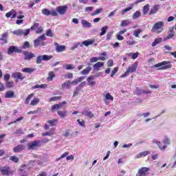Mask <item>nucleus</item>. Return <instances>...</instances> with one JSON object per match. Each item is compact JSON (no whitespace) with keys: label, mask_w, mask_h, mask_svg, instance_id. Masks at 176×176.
<instances>
[{"label":"nucleus","mask_w":176,"mask_h":176,"mask_svg":"<svg viewBox=\"0 0 176 176\" xmlns=\"http://www.w3.org/2000/svg\"><path fill=\"white\" fill-rule=\"evenodd\" d=\"M98 60V58L97 57H93L90 59V61L91 63H97Z\"/></svg>","instance_id":"64"},{"label":"nucleus","mask_w":176,"mask_h":176,"mask_svg":"<svg viewBox=\"0 0 176 176\" xmlns=\"http://www.w3.org/2000/svg\"><path fill=\"white\" fill-rule=\"evenodd\" d=\"M24 149H25L24 144H18L12 148V151L14 153H19L20 152H23Z\"/></svg>","instance_id":"10"},{"label":"nucleus","mask_w":176,"mask_h":176,"mask_svg":"<svg viewBox=\"0 0 176 176\" xmlns=\"http://www.w3.org/2000/svg\"><path fill=\"white\" fill-rule=\"evenodd\" d=\"M148 151H142L137 155V158L140 159L142 156H146L148 155Z\"/></svg>","instance_id":"52"},{"label":"nucleus","mask_w":176,"mask_h":176,"mask_svg":"<svg viewBox=\"0 0 176 176\" xmlns=\"http://www.w3.org/2000/svg\"><path fill=\"white\" fill-rule=\"evenodd\" d=\"M141 32H142V30L141 29H137L133 32V35L134 36H135L136 38H138L140 36V34H141Z\"/></svg>","instance_id":"36"},{"label":"nucleus","mask_w":176,"mask_h":176,"mask_svg":"<svg viewBox=\"0 0 176 176\" xmlns=\"http://www.w3.org/2000/svg\"><path fill=\"white\" fill-rule=\"evenodd\" d=\"M8 32H4L1 35L0 41H1V42H3V43H8Z\"/></svg>","instance_id":"18"},{"label":"nucleus","mask_w":176,"mask_h":176,"mask_svg":"<svg viewBox=\"0 0 176 176\" xmlns=\"http://www.w3.org/2000/svg\"><path fill=\"white\" fill-rule=\"evenodd\" d=\"M34 71V69L30 67H26L22 69V72H25V74H32V72Z\"/></svg>","instance_id":"28"},{"label":"nucleus","mask_w":176,"mask_h":176,"mask_svg":"<svg viewBox=\"0 0 176 176\" xmlns=\"http://www.w3.org/2000/svg\"><path fill=\"white\" fill-rule=\"evenodd\" d=\"M107 30H108V26H104L101 28V32L100 34V36H102V35H105L107 33Z\"/></svg>","instance_id":"41"},{"label":"nucleus","mask_w":176,"mask_h":176,"mask_svg":"<svg viewBox=\"0 0 176 176\" xmlns=\"http://www.w3.org/2000/svg\"><path fill=\"white\" fill-rule=\"evenodd\" d=\"M81 24L84 28H90V27H91V23H90L89 22H88L85 19H82L81 21Z\"/></svg>","instance_id":"21"},{"label":"nucleus","mask_w":176,"mask_h":176,"mask_svg":"<svg viewBox=\"0 0 176 176\" xmlns=\"http://www.w3.org/2000/svg\"><path fill=\"white\" fill-rule=\"evenodd\" d=\"M69 155V153L65 152L59 158H57L55 161L58 162V160H61V159H64V157H67Z\"/></svg>","instance_id":"43"},{"label":"nucleus","mask_w":176,"mask_h":176,"mask_svg":"<svg viewBox=\"0 0 176 176\" xmlns=\"http://www.w3.org/2000/svg\"><path fill=\"white\" fill-rule=\"evenodd\" d=\"M23 53V50L21 49H19L17 47L15 46H10L8 50V54H12V53Z\"/></svg>","instance_id":"11"},{"label":"nucleus","mask_w":176,"mask_h":176,"mask_svg":"<svg viewBox=\"0 0 176 176\" xmlns=\"http://www.w3.org/2000/svg\"><path fill=\"white\" fill-rule=\"evenodd\" d=\"M101 12H102V8H98L91 14V16H97V14H100Z\"/></svg>","instance_id":"39"},{"label":"nucleus","mask_w":176,"mask_h":176,"mask_svg":"<svg viewBox=\"0 0 176 176\" xmlns=\"http://www.w3.org/2000/svg\"><path fill=\"white\" fill-rule=\"evenodd\" d=\"M42 60H43V55L37 56L36 63V64H41Z\"/></svg>","instance_id":"49"},{"label":"nucleus","mask_w":176,"mask_h":176,"mask_svg":"<svg viewBox=\"0 0 176 176\" xmlns=\"http://www.w3.org/2000/svg\"><path fill=\"white\" fill-rule=\"evenodd\" d=\"M34 94H31L26 98L25 100V104H26V105H28V104H30V100L32 98Z\"/></svg>","instance_id":"42"},{"label":"nucleus","mask_w":176,"mask_h":176,"mask_svg":"<svg viewBox=\"0 0 176 176\" xmlns=\"http://www.w3.org/2000/svg\"><path fill=\"white\" fill-rule=\"evenodd\" d=\"M39 146H41V141L34 140L28 143V151H34V149H36V148H39Z\"/></svg>","instance_id":"5"},{"label":"nucleus","mask_w":176,"mask_h":176,"mask_svg":"<svg viewBox=\"0 0 176 176\" xmlns=\"http://www.w3.org/2000/svg\"><path fill=\"white\" fill-rule=\"evenodd\" d=\"M0 173L2 175H10L12 171H10V168L9 166H3L0 168Z\"/></svg>","instance_id":"8"},{"label":"nucleus","mask_w":176,"mask_h":176,"mask_svg":"<svg viewBox=\"0 0 176 176\" xmlns=\"http://www.w3.org/2000/svg\"><path fill=\"white\" fill-rule=\"evenodd\" d=\"M42 14L44 16H53L54 17L58 16V13L56 10H52L51 11L47 8H43L41 11Z\"/></svg>","instance_id":"6"},{"label":"nucleus","mask_w":176,"mask_h":176,"mask_svg":"<svg viewBox=\"0 0 176 176\" xmlns=\"http://www.w3.org/2000/svg\"><path fill=\"white\" fill-rule=\"evenodd\" d=\"M65 45H57L56 50L58 53H61V52H64V50H65Z\"/></svg>","instance_id":"24"},{"label":"nucleus","mask_w":176,"mask_h":176,"mask_svg":"<svg viewBox=\"0 0 176 176\" xmlns=\"http://www.w3.org/2000/svg\"><path fill=\"white\" fill-rule=\"evenodd\" d=\"M47 84L36 85L33 87L34 89H47Z\"/></svg>","instance_id":"27"},{"label":"nucleus","mask_w":176,"mask_h":176,"mask_svg":"<svg viewBox=\"0 0 176 176\" xmlns=\"http://www.w3.org/2000/svg\"><path fill=\"white\" fill-rule=\"evenodd\" d=\"M148 12H149V4H146L144 6L142 10L143 14H148Z\"/></svg>","instance_id":"29"},{"label":"nucleus","mask_w":176,"mask_h":176,"mask_svg":"<svg viewBox=\"0 0 176 176\" xmlns=\"http://www.w3.org/2000/svg\"><path fill=\"white\" fill-rule=\"evenodd\" d=\"M96 42V40L94 39H89L83 41L81 45H93Z\"/></svg>","instance_id":"26"},{"label":"nucleus","mask_w":176,"mask_h":176,"mask_svg":"<svg viewBox=\"0 0 176 176\" xmlns=\"http://www.w3.org/2000/svg\"><path fill=\"white\" fill-rule=\"evenodd\" d=\"M54 129H52V130L50 132H46L44 133H42V135L45 136H52L54 135Z\"/></svg>","instance_id":"34"},{"label":"nucleus","mask_w":176,"mask_h":176,"mask_svg":"<svg viewBox=\"0 0 176 176\" xmlns=\"http://www.w3.org/2000/svg\"><path fill=\"white\" fill-rule=\"evenodd\" d=\"M10 160H11V162H13V163H17L18 162H19L20 160L19 159V157L12 155L10 157Z\"/></svg>","instance_id":"38"},{"label":"nucleus","mask_w":176,"mask_h":176,"mask_svg":"<svg viewBox=\"0 0 176 176\" xmlns=\"http://www.w3.org/2000/svg\"><path fill=\"white\" fill-rule=\"evenodd\" d=\"M118 72V67H115L111 74V78H113V76H115V74Z\"/></svg>","instance_id":"62"},{"label":"nucleus","mask_w":176,"mask_h":176,"mask_svg":"<svg viewBox=\"0 0 176 176\" xmlns=\"http://www.w3.org/2000/svg\"><path fill=\"white\" fill-rule=\"evenodd\" d=\"M159 67L160 69H169L172 68L173 65L170 64V61H163L155 65V68H159Z\"/></svg>","instance_id":"4"},{"label":"nucleus","mask_w":176,"mask_h":176,"mask_svg":"<svg viewBox=\"0 0 176 176\" xmlns=\"http://www.w3.org/2000/svg\"><path fill=\"white\" fill-rule=\"evenodd\" d=\"M58 115L60 116V118H65L67 116V111H57Z\"/></svg>","instance_id":"44"},{"label":"nucleus","mask_w":176,"mask_h":176,"mask_svg":"<svg viewBox=\"0 0 176 176\" xmlns=\"http://www.w3.org/2000/svg\"><path fill=\"white\" fill-rule=\"evenodd\" d=\"M72 85V82L66 81L62 85V89H67V87H69Z\"/></svg>","instance_id":"35"},{"label":"nucleus","mask_w":176,"mask_h":176,"mask_svg":"<svg viewBox=\"0 0 176 176\" xmlns=\"http://www.w3.org/2000/svg\"><path fill=\"white\" fill-rule=\"evenodd\" d=\"M92 68L90 67H87L85 69H84L81 74L82 75H87V74H89V72H90V71H91Z\"/></svg>","instance_id":"40"},{"label":"nucleus","mask_w":176,"mask_h":176,"mask_svg":"<svg viewBox=\"0 0 176 176\" xmlns=\"http://www.w3.org/2000/svg\"><path fill=\"white\" fill-rule=\"evenodd\" d=\"M131 22L129 20H124L122 21L120 26L121 27H127V25H130Z\"/></svg>","instance_id":"32"},{"label":"nucleus","mask_w":176,"mask_h":176,"mask_svg":"<svg viewBox=\"0 0 176 176\" xmlns=\"http://www.w3.org/2000/svg\"><path fill=\"white\" fill-rule=\"evenodd\" d=\"M132 10H133V5H131V6H130V7H128V8L124 9V10L122 11L121 14L123 15V14H124V13H126V12H129V11Z\"/></svg>","instance_id":"50"},{"label":"nucleus","mask_w":176,"mask_h":176,"mask_svg":"<svg viewBox=\"0 0 176 176\" xmlns=\"http://www.w3.org/2000/svg\"><path fill=\"white\" fill-rule=\"evenodd\" d=\"M24 119V117H20L18 119H16V120H14V122H10L8 124V126H10V124H13V123H17V122H20L21 120H23Z\"/></svg>","instance_id":"54"},{"label":"nucleus","mask_w":176,"mask_h":176,"mask_svg":"<svg viewBox=\"0 0 176 176\" xmlns=\"http://www.w3.org/2000/svg\"><path fill=\"white\" fill-rule=\"evenodd\" d=\"M30 32H31L30 29H25V30L23 29H19L13 31L12 34L13 35H16V36H21V35H24V36H27V35H30Z\"/></svg>","instance_id":"3"},{"label":"nucleus","mask_w":176,"mask_h":176,"mask_svg":"<svg viewBox=\"0 0 176 176\" xmlns=\"http://www.w3.org/2000/svg\"><path fill=\"white\" fill-rule=\"evenodd\" d=\"M162 41H163V38H155L154 42H153L152 45H159V43H162Z\"/></svg>","instance_id":"47"},{"label":"nucleus","mask_w":176,"mask_h":176,"mask_svg":"<svg viewBox=\"0 0 176 176\" xmlns=\"http://www.w3.org/2000/svg\"><path fill=\"white\" fill-rule=\"evenodd\" d=\"M53 58V56L50 55H43V59L44 61H49V60H52Z\"/></svg>","instance_id":"46"},{"label":"nucleus","mask_w":176,"mask_h":176,"mask_svg":"<svg viewBox=\"0 0 176 176\" xmlns=\"http://www.w3.org/2000/svg\"><path fill=\"white\" fill-rule=\"evenodd\" d=\"M113 60H109L107 61V67H113Z\"/></svg>","instance_id":"63"},{"label":"nucleus","mask_w":176,"mask_h":176,"mask_svg":"<svg viewBox=\"0 0 176 176\" xmlns=\"http://www.w3.org/2000/svg\"><path fill=\"white\" fill-rule=\"evenodd\" d=\"M159 9H160V5H155L151 8L148 14L150 16L156 14L159 12Z\"/></svg>","instance_id":"12"},{"label":"nucleus","mask_w":176,"mask_h":176,"mask_svg":"<svg viewBox=\"0 0 176 176\" xmlns=\"http://www.w3.org/2000/svg\"><path fill=\"white\" fill-rule=\"evenodd\" d=\"M65 104H67V102H65V101H63L62 102H60L59 104H57L58 108L59 109H61V108H63V107H64V105H65Z\"/></svg>","instance_id":"56"},{"label":"nucleus","mask_w":176,"mask_h":176,"mask_svg":"<svg viewBox=\"0 0 176 176\" xmlns=\"http://www.w3.org/2000/svg\"><path fill=\"white\" fill-rule=\"evenodd\" d=\"M87 82H88L89 86L91 87H94L96 86V81H94V76H90L87 78Z\"/></svg>","instance_id":"16"},{"label":"nucleus","mask_w":176,"mask_h":176,"mask_svg":"<svg viewBox=\"0 0 176 176\" xmlns=\"http://www.w3.org/2000/svg\"><path fill=\"white\" fill-rule=\"evenodd\" d=\"M14 134H24V131L22 129H17Z\"/></svg>","instance_id":"59"},{"label":"nucleus","mask_w":176,"mask_h":176,"mask_svg":"<svg viewBox=\"0 0 176 176\" xmlns=\"http://www.w3.org/2000/svg\"><path fill=\"white\" fill-rule=\"evenodd\" d=\"M45 35L46 36H50V38H53V32L49 29L47 30Z\"/></svg>","instance_id":"53"},{"label":"nucleus","mask_w":176,"mask_h":176,"mask_svg":"<svg viewBox=\"0 0 176 176\" xmlns=\"http://www.w3.org/2000/svg\"><path fill=\"white\" fill-rule=\"evenodd\" d=\"M46 40V36L45 34H42L41 36L38 37L35 41L34 43L35 45H38L39 42H42V41H45Z\"/></svg>","instance_id":"20"},{"label":"nucleus","mask_w":176,"mask_h":176,"mask_svg":"<svg viewBox=\"0 0 176 176\" xmlns=\"http://www.w3.org/2000/svg\"><path fill=\"white\" fill-rule=\"evenodd\" d=\"M30 30L32 31L36 30V34H42L43 32V28L38 23H34Z\"/></svg>","instance_id":"7"},{"label":"nucleus","mask_w":176,"mask_h":176,"mask_svg":"<svg viewBox=\"0 0 176 176\" xmlns=\"http://www.w3.org/2000/svg\"><path fill=\"white\" fill-rule=\"evenodd\" d=\"M5 98H16L14 91H7L4 95Z\"/></svg>","instance_id":"17"},{"label":"nucleus","mask_w":176,"mask_h":176,"mask_svg":"<svg viewBox=\"0 0 176 176\" xmlns=\"http://www.w3.org/2000/svg\"><path fill=\"white\" fill-rule=\"evenodd\" d=\"M57 100H60V96H54L52 98H50L49 99V101L52 102V101H57Z\"/></svg>","instance_id":"57"},{"label":"nucleus","mask_w":176,"mask_h":176,"mask_svg":"<svg viewBox=\"0 0 176 176\" xmlns=\"http://www.w3.org/2000/svg\"><path fill=\"white\" fill-rule=\"evenodd\" d=\"M54 73H53V72H51L49 73L48 74V78H47V80H48V82H52V80H53V78H54Z\"/></svg>","instance_id":"37"},{"label":"nucleus","mask_w":176,"mask_h":176,"mask_svg":"<svg viewBox=\"0 0 176 176\" xmlns=\"http://www.w3.org/2000/svg\"><path fill=\"white\" fill-rule=\"evenodd\" d=\"M138 54H140V53H138V52H136V53H134V54L129 53L128 54V56H129V57H132L133 60H135V58H137V57H138Z\"/></svg>","instance_id":"45"},{"label":"nucleus","mask_w":176,"mask_h":176,"mask_svg":"<svg viewBox=\"0 0 176 176\" xmlns=\"http://www.w3.org/2000/svg\"><path fill=\"white\" fill-rule=\"evenodd\" d=\"M16 16H17V12H16V10L14 9L11 10L10 12L6 14V17H7V19L10 17L11 19H16Z\"/></svg>","instance_id":"13"},{"label":"nucleus","mask_w":176,"mask_h":176,"mask_svg":"<svg viewBox=\"0 0 176 176\" xmlns=\"http://www.w3.org/2000/svg\"><path fill=\"white\" fill-rule=\"evenodd\" d=\"M105 98L106 100H111V101H113V96H112L109 93L106 94Z\"/></svg>","instance_id":"55"},{"label":"nucleus","mask_w":176,"mask_h":176,"mask_svg":"<svg viewBox=\"0 0 176 176\" xmlns=\"http://www.w3.org/2000/svg\"><path fill=\"white\" fill-rule=\"evenodd\" d=\"M137 67H138V62H135L128 67L125 73L121 76V78H124V76H128L129 74L135 72V71H137Z\"/></svg>","instance_id":"2"},{"label":"nucleus","mask_w":176,"mask_h":176,"mask_svg":"<svg viewBox=\"0 0 176 176\" xmlns=\"http://www.w3.org/2000/svg\"><path fill=\"white\" fill-rule=\"evenodd\" d=\"M63 68L69 71L70 69H75L74 65L66 64L63 65Z\"/></svg>","instance_id":"31"},{"label":"nucleus","mask_w":176,"mask_h":176,"mask_svg":"<svg viewBox=\"0 0 176 176\" xmlns=\"http://www.w3.org/2000/svg\"><path fill=\"white\" fill-rule=\"evenodd\" d=\"M102 67H104V63L98 62L94 65V69H96L97 71H99L100 68H101Z\"/></svg>","instance_id":"23"},{"label":"nucleus","mask_w":176,"mask_h":176,"mask_svg":"<svg viewBox=\"0 0 176 176\" xmlns=\"http://www.w3.org/2000/svg\"><path fill=\"white\" fill-rule=\"evenodd\" d=\"M141 16V12L140 11H137L135 12L133 15V19H138V17H140Z\"/></svg>","instance_id":"48"},{"label":"nucleus","mask_w":176,"mask_h":176,"mask_svg":"<svg viewBox=\"0 0 176 176\" xmlns=\"http://www.w3.org/2000/svg\"><path fill=\"white\" fill-rule=\"evenodd\" d=\"M67 9H68V6H59L56 8V13H59V14L63 15L65 14V12H67Z\"/></svg>","instance_id":"9"},{"label":"nucleus","mask_w":176,"mask_h":176,"mask_svg":"<svg viewBox=\"0 0 176 176\" xmlns=\"http://www.w3.org/2000/svg\"><path fill=\"white\" fill-rule=\"evenodd\" d=\"M39 98H34V99L31 101L30 102V105L32 107H34L35 105H38V104H39Z\"/></svg>","instance_id":"25"},{"label":"nucleus","mask_w":176,"mask_h":176,"mask_svg":"<svg viewBox=\"0 0 176 176\" xmlns=\"http://www.w3.org/2000/svg\"><path fill=\"white\" fill-rule=\"evenodd\" d=\"M82 115H85V116H88V118H90V119H91V118H94V114L93 113H91V111H85L83 113H82Z\"/></svg>","instance_id":"30"},{"label":"nucleus","mask_w":176,"mask_h":176,"mask_svg":"<svg viewBox=\"0 0 176 176\" xmlns=\"http://www.w3.org/2000/svg\"><path fill=\"white\" fill-rule=\"evenodd\" d=\"M23 53L25 56V60H31V58H34V57H35V54L28 52V51H23Z\"/></svg>","instance_id":"15"},{"label":"nucleus","mask_w":176,"mask_h":176,"mask_svg":"<svg viewBox=\"0 0 176 176\" xmlns=\"http://www.w3.org/2000/svg\"><path fill=\"white\" fill-rule=\"evenodd\" d=\"M12 78H14L15 79H20L21 80H23L24 79V77H23V74L19 72H15L12 74Z\"/></svg>","instance_id":"19"},{"label":"nucleus","mask_w":176,"mask_h":176,"mask_svg":"<svg viewBox=\"0 0 176 176\" xmlns=\"http://www.w3.org/2000/svg\"><path fill=\"white\" fill-rule=\"evenodd\" d=\"M149 170V168L147 167H143L139 169L138 174L137 175L138 176H146V173Z\"/></svg>","instance_id":"14"},{"label":"nucleus","mask_w":176,"mask_h":176,"mask_svg":"<svg viewBox=\"0 0 176 176\" xmlns=\"http://www.w3.org/2000/svg\"><path fill=\"white\" fill-rule=\"evenodd\" d=\"M173 36H174V34L170 33L164 38V41H167L168 39H171V38H173Z\"/></svg>","instance_id":"60"},{"label":"nucleus","mask_w":176,"mask_h":176,"mask_svg":"<svg viewBox=\"0 0 176 176\" xmlns=\"http://www.w3.org/2000/svg\"><path fill=\"white\" fill-rule=\"evenodd\" d=\"M9 79H10V74H6L4 75V80H5L6 82H8V81H9Z\"/></svg>","instance_id":"58"},{"label":"nucleus","mask_w":176,"mask_h":176,"mask_svg":"<svg viewBox=\"0 0 176 176\" xmlns=\"http://www.w3.org/2000/svg\"><path fill=\"white\" fill-rule=\"evenodd\" d=\"M47 123L51 126H56L57 124V120H50L47 121Z\"/></svg>","instance_id":"51"},{"label":"nucleus","mask_w":176,"mask_h":176,"mask_svg":"<svg viewBox=\"0 0 176 176\" xmlns=\"http://www.w3.org/2000/svg\"><path fill=\"white\" fill-rule=\"evenodd\" d=\"M6 87H8V89H11L12 87H14V84L13 81H6Z\"/></svg>","instance_id":"33"},{"label":"nucleus","mask_w":176,"mask_h":176,"mask_svg":"<svg viewBox=\"0 0 176 176\" xmlns=\"http://www.w3.org/2000/svg\"><path fill=\"white\" fill-rule=\"evenodd\" d=\"M164 144H166V145H170V139L168 138H165L163 141Z\"/></svg>","instance_id":"61"},{"label":"nucleus","mask_w":176,"mask_h":176,"mask_svg":"<svg viewBox=\"0 0 176 176\" xmlns=\"http://www.w3.org/2000/svg\"><path fill=\"white\" fill-rule=\"evenodd\" d=\"M163 27H164V22L158 21L153 25L151 31L153 32H156L157 34H160V32H163Z\"/></svg>","instance_id":"1"},{"label":"nucleus","mask_w":176,"mask_h":176,"mask_svg":"<svg viewBox=\"0 0 176 176\" xmlns=\"http://www.w3.org/2000/svg\"><path fill=\"white\" fill-rule=\"evenodd\" d=\"M153 142L158 145L160 151H166V148H167V146L166 145L162 146V143L157 140H154Z\"/></svg>","instance_id":"22"}]
</instances>
